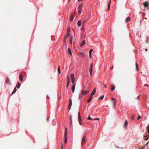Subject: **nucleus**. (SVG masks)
<instances>
[{"label": "nucleus", "instance_id": "9d476101", "mask_svg": "<svg viewBox=\"0 0 149 149\" xmlns=\"http://www.w3.org/2000/svg\"><path fill=\"white\" fill-rule=\"evenodd\" d=\"M75 84L74 83L72 87V90L73 93H74L75 89Z\"/></svg>", "mask_w": 149, "mask_h": 149}, {"label": "nucleus", "instance_id": "2eb2a0df", "mask_svg": "<svg viewBox=\"0 0 149 149\" xmlns=\"http://www.w3.org/2000/svg\"><path fill=\"white\" fill-rule=\"evenodd\" d=\"M96 88H95L93 91L92 93H91V95H94L95 93V92H96Z\"/></svg>", "mask_w": 149, "mask_h": 149}, {"label": "nucleus", "instance_id": "7ed1b4c3", "mask_svg": "<svg viewBox=\"0 0 149 149\" xmlns=\"http://www.w3.org/2000/svg\"><path fill=\"white\" fill-rule=\"evenodd\" d=\"M16 88H19V82H18L17 83L16 87L15 88L13 91L12 92V93L10 95L11 96L12 95H13V94H14L16 92V91L17 90Z\"/></svg>", "mask_w": 149, "mask_h": 149}, {"label": "nucleus", "instance_id": "58836bf2", "mask_svg": "<svg viewBox=\"0 0 149 149\" xmlns=\"http://www.w3.org/2000/svg\"><path fill=\"white\" fill-rule=\"evenodd\" d=\"M134 115H132V116H131V118L132 119H134Z\"/></svg>", "mask_w": 149, "mask_h": 149}, {"label": "nucleus", "instance_id": "b1692460", "mask_svg": "<svg viewBox=\"0 0 149 149\" xmlns=\"http://www.w3.org/2000/svg\"><path fill=\"white\" fill-rule=\"evenodd\" d=\"M93 66V64L92 63H91L90 64V68L89 70H93V69H92Z\"/></svg>", "mask_w": 149, "mask_h": 149}, {"label": "nucleus", "instance_id": "3c124183", "mask_svg": "<svg viewBox=\"0 0 149 149\" xmlns=\"http://www.w3.org/2000/svg\"><path fill=\"white\" fill-rule=\"evenodd\" d=\"M112 100H116L114 98H113V97H112Z\"/></svg>", "mask_w": 149, "mask_h": 149}, {"label": "nucleus", "instance_id": "f3484780", "mask_svg": "<svg viewBox=\"0 0 149 149\" xmlns=\"http://www.w3.org/2000/svg\"><path fill=\"white\" fill-rule=\"evenodd\" d=\"M85 41L84 40H83L81 43V46H82L84 45H85Z\"/></svg>", "mask_w": 149, "mask_h": 149}, {"label": "nucleus", "instance_id": "8fccbe9b", "mask_svg": "<svg viewBox=\"0 0 149 149\" xmlns=\"http://www.w3.org/2000/svg\"><path fill=\"white\" fill-rule=\"evenodd\" d=\"M47 120L48 121L49 120V118L47 117Z\"/></svg>", "mask_w": 149, "mask_h": 149}, {"label": "nucleus", "instance_id": "20e7f679", "mask_svg": "<svg viewBox=\"0 0 149 149\" xmlns=\"http://www.w3.org/2000/svg\"><path fill=\"white\" fill-rule=\"evenodd\" d=\"M89 92V91H84L82 90L81 91V93L82 95H86Z\"/></svg>", "mask_w": 149, "mask_h": 149}, {"label": "nucleus", "instance_id": "c85d7f7f", "mask_svg": "<svg viewBox=\"0 0 149 149\" xmlns=\"http://www.w3.org/2000/svg\"><path fill=\"white\" fill-rule=\"evenodd\" d=\"M69 36V33H67V34L65 35V38H68Z\"/></svg>", "mask_w": 149, "mask_h": 149}, {"label": "nucleus", "instance_id": "1a4fd4ad", "mask_svg": "<svg viewBox=\"0 0 149 149\" xmlns=\"http://www.w3.org/2000/svg\"><path fill=\"white\" fill-rule=\"evenodd\" d=\"M6 84H9V85L10 84V80L9 79V78H8V77H7V80L6 81Z\"/></svg>", "mask_w": 149, "mask_h": 149}, {"label": "nucleus", "instance_id": "4468645a", "mask_svg": "<svg viewBox=\"0 0 149 149\" xmlns=\"http://www.w3.org/2000/svg\"><path fill=\"white\" fill-rule=\"evenodd\" d=\"M92 96H93V95L91 94V95H90V96L89 98L87 101L89 103L91 101L92 99Z\"/></svg>", "mask_w": 149, "mask_h": 149}, {"label": "nucleus", "instance_id": "e433bc0d", "mask_svg": "<svg viewBox=\"0 0 149 149\" xmlns=\"http://www.w3.org/2000/svg\"><path fill=\"white\" fill-rule=\"evenodd\" d=\"M92 71L93 70H89L90 72V74L91 75H92Z\"/></svg>", "mask_w": 149, "mask_h": 149}, {"label": "nucleus", "instance_id": "f8f14e48", "mask_svg": "<svg viewBox=\"0 0 149 149\" xmlns=\"http://www.w3.org/2000/svg\"><path fill=\"white\" fill-rule=\"evenodd\" d=\"M131 20V18H130L129 17H127L126 19V20H125V22L126 23H127V22H129V21H130V20Z\"/></svg>", "mask_w": 149, "mask_h": 149}, {"label": "nucleus", "instance_id": "052dcab7", "mask_svg": "<svg viewBox=\"0 0 149 149\" xmlns=\"http://www.w3.org/2000/svg\"><path fill=\"white\" fill-rule=\"evenodd\" d=\"M146 86H148V85H146Z\"/></svg>", "mask_w": 149, "mask_h": 149}, {"label": "nucleus", "instance_id": "ddd939ff", "mask_svg": "<svg viewBox=\"0 0 149 149\" xmlns=\"http://www.w3.org/2000/svg\"><path fill=\"white\" fill-rule=\"evenodd\" d=\"M144 6L145 7H148V2L147 1L145 2V3H144Z\"/></svg>", "mask_w": 149, "mask_h": 149}, {"label": "nucleus", "instance_id": "412c9836", "mask_svg": "<svg viewBox=\"0 0 149 149\" xmlns=\"http://www.w3.org/2000/svg\"><path fill=\"white\" fill-rule=\"evenodd\" d=\"M77 24L79 26H80L81 24V22L80 20H79L77 22Z\"/></svg>", "mask_w": 149, "mask_h": 149}, {"label": "nucleus", "instance_id": "79ce46f5", "mask_svg": "<svg viewBox=\"0 0 149 149\" xmlns=\"http://www.w3.org/2000/svg\"><path fill=\"white\" fill-rule=\"evenodd\" d=\"M70 120H71V123H70V125H71V124H72V118H71V116L70 117Z\"/></svg>", "mask_w": 149, "mask_h": 149}, {"label": "nucleus", "instance_id": "a211bd4d", "mask_svg": "<svg viewBox=\"0 0 149 149\" xmlns=\"http://www.w3.org/2000/svg\"><path fill=\"white\" fill-rule=\"evenodd\" d=\"M78 55L79 56L82 55L83 57H84L85 56V54H84V53L81 52H79L78 54Z\"/></svg>", "mask_w": 149, "mask_h": 149}, {"label": "nucleus", "instance_id": "4c0bfd02", "mask_svg": "<svg viewBox=\"0 0 149 149\" xmlns=\"http://www.w3.org/2000/svg\"><path fill=\"white\" fill-rule=\"evenodd\" d=\"M88 119V120H91L92 118L90 117V116H89L87 118Z\"/></svg>", "mask_w": 149, "mask_h": 149}, {"label": "nucleus", "instance_id": "a18cd8bd", "mask_svg": "<svg viewBox=\"0 0 149 149\" xmlns=\"http://www.w3.org/2000/svg\"><path fill=\"white\" fill-rule=\"evenodd\" d=\"M141 118V116H139L138 117V120H139V119Z\"/></svg>", "mask_w": 149, "mask_h": 149}, {"label": "nucleus", "instance_id": "5701e85b", "mask_svg": "<svg viewBox=\"0 0 149 149\" xmlns=\"http://www.w3.org/2000/svg\"><path fill=\"white\" fill-rule=\"evenodd\" d=\"M136 67V70L137 71L139 70V67L138 65V64L137 63H135Z\"/></svg>", "mask_w": 149, "mask_h": 149}, {"label": "nucleus", "instance_id": "e2e57ef3", "mask_svg": "<svg viewBox=\"0 0 149 149\" xmlns=\"http://www.w3.org/2000/svg\"><path fill=\"white\" fill-rule=\"evenodd\" d=\"M68 77H69V76H68V77H68Z\"/></svg>", "mask_w": 149, "mask_h": 149}, {"label": "nucleus", "instance_id": "a19ab883", "mask_svg": "<svg viewBox=\"0 0 149 149\" xmlns=\"http://www.w3.org/2000/svg\"><path fill=\"white\" fill-rule=\"evenodd\" d=\"M81 30H84V25H82V27L81 28Z\"/></svg>", "mask_w": 149, "mask_h": 149}, {"label": "nucleus", "instance_id": "cd10ccee", "mask_svg": "<svg viewBox=\"0 0 149 149\" xmlns=\"http://www.w3.org/2000/svg\"><path fill=\"white\" fill-rule=\"evenodd\" d=\"M65 130V131L64 133V135H67V127H66Z\"/></svg>", "mask_w": 149, "mask_h": 149}, {"label": "nucleus", "instance_id": "9b49d317", "mask_svg": "<svg viewBox=\"0 0 149 149\" xmlns=\"http://www.w3.org/2000/svg\"><path fill=\"white\" fill-rule=\"evenodd\" d=\"M64 143H67V135H64Z\"/></svg>", "mask_w": 149, "mask_h": 149}, {"label": "nucleus", "instance_id": "09e8293b", "mask_svg": "<svg viewBox=\"0 0 149 149\" xmlns=\"http://www.w3.org/2000/svg\"><path fill=\"white\" fill-rule=\"evenodd\" d=\"M95 120H100L99 118H96L95 119Z\"/></svg>", "mask_w": 149, "mask_h": 149}, {"label": "nucleus", "instance_id": "6e6552de", "mask_svg": "<svg viewBox=\"0 0 149 149\" xmlns=\"http://www.w3.org/2000/svg\"><path fill=\"white\" fill-rule=\"evenodd\" d=\"M74 14H72L70 17V21L71 22H72L73 21V19L74 18Z\"/></svg>", "mask_w": 149, "mask_h": 149}, {"label": "nucleus", "instance_id": "bf43d9fd", "mask_svg": "<svg viewBox=\"0 0 149 149\" xmlns=\"http://www.w3.org/2000/svg\"><path fill=\"white\" fill-rule=\"evenodd\" d=\"M146 51H147V49H146Z\"/></svg>", "mask_w": 149, "mask_h": 149}, {"label": "nucleus", "instance_id": "de8ad7c7", "mask_svg": "<svg viewBox=\"0 0 149 149\" xmlns=\"http://www.w3.org/2000/svg\"><path fill=\"white\" fill-rule=\"evenodd\" d=\"M104 85V87L105 88H107V86H106V85H105V84H104V85Z\"/></svg>", "mask_w": 149, "mask_h": 149}, {"label": "nucleus", "instance_id": "f257e3e1", "mask_svg": "<svg viewBox=\"0 0 149 149\" xmlns=\"http://www.w3.org/2000/svg\"><path fill=\"white\" fill-rule=\"evenodd\" d=\"M82 7V4H80L78 8V14L79 15H80L81 14V9Z\"/></svg>", "mask_w": 149, "mask_h": 149}, {"label": "nucleus", "instance_id": "603ef678", "mask_svg": "<svg viewBox=\"0 0 149 149\" xmlns=\"http://www.w3.org/2000/svg\"><path fill=\"white\" fill-rule=\"evenodd\" d=\"M63 144L62 145V147H61V149H63Z\"/></svg>", "mask_w": 149, "mask_h": 149}, {"label": "nucleus", "instance_id": "a878e982", "mask_svg": "<svg viewBox=\"0 0 149 149\" xmlns=\"http://www.w3.org/2000/svg\"><path fill=\"white\" fill-rule=\"evenodd\" d=\"M58 74H60L61 73V70L60 68V67L59 66L58 68Z\"/></svg>", "mask_w": 149, "mask_h": 149}, {"label": "nucleus", "instance_id": "f704fd0d", "mask_svg": "<svg viewBox=\"0 0 149 149\" xmlns=\"http://www.w3.org/2000/svg\"><path fill=\"white\" fill-rule=\"evenodd\" d=\"M93 51V49H91L90 50V51H89V54H91V53H92V52Z\"/></svg>", "mask_w": 149, "mask_h": 149}, {"label": "nucleus", "instance_id": "72a5a7b5", "mask_svg": "<svg viewBox=\"0 0 149 149\" xmlns=\"http://www.w3.org/2000/svg\"><path fill=\"white\" fill-rule=\"evenodd\" d=\"M104 97V96L103 95L101 96L100 98V99H101V100H102Z\"/></svg>", "mask_w": 149, "mask_h": 149}, {"label": "nucleus", "instance_id": "69168bd1", "mask_svg": "<svg viewBox=\"0 0 149 149\" xmlns=\"http://www.w3.org/2000/svg\"><path fill=\"white\" fill-rule=\"evenodd\" d=\"M115 1H116V0H114Z\"/></svg>", "mask_w": 149, "mask_h": 149}, {"label": "nucleus", "instance_id": "aec40b11", "mask_svg": "<svg viewBox=\"0 0 149 149\" xmlns=\"http://www.w3.org/2000/svg\"><path fill=\"white\" fill-rule=\"evenodd\" d=\"M19 79L21 81H23V78L21 75V74H19Z\"/></svg>", "mask_w": 149, "mask_h": 149}, {"label": "nucleus", "instance_id": "7c9ffc66", "mask_svg": "<svg viewBox=\"0 0 149 149\" xmlns=\"http://www.w3.org/2000/svg\"><path fill=\"white\" fill-rule=\"evenodd\" d=\"M86 20L84 19L83 20L82 22V25H84V24L86 22Z\"/></svg>", "mask_w": 149, "mask_h": 149}, {"label": "nucleus", "instance_id": "5fc2aeb1", "mask_svg": "<svg viewBox=\"0 0 149 149\" xmlns=\"http://www.w3.org/2000/svg\"><path fill=\"white\" fill-rule=\"evenodd\" d=\"M113 67H111V69H113Z\"/></svg>", "mask_w": 149, "mask_h": 149}, {"label": "nucleus", "instance_id": "423d86ee", "mask_svg": "<svg viewBox=\"0 0 149 149\" xmlns=\"http://www.w3.org/2000/svg\"><path fill=\"white\" fill-rule=\"evenodd\" d=\"M78 119L79 123L81 125V118L80 116V113L79 112L78 113Z\"/></svg>", "mask_w": 149, "mask_h": 149}, {"label": "nucleus", "instance_id": "4d7b16f0", "mask_svg": "<svg viewBox=\"0 0 149 149\" xmlns=\"http://www.w3.org/2000/svg\"><path fill=\"white\" fill-rule=\"evenodd\" d=\"M82 0H78V1H82Z\"/></svg>", "mask_w": 149, "mask_h": 149}, {"label": "nucleus", "instance_id": "f03ea898", "mask_svg": "<svg viewBox=\"0 0 149 149\" xmlns=\"http://www.w3.org/2000/svg\"><path fill=\"white\" fill-rule=\"evenodd\" d=\"M86 136H84L81 142V145L82 146H83L84 144L86 142Z\"/></svg>", "mask_w": 149, "mask_h": 149}, {"label": "nucleus", "instance_id": "13d9d810", "mask_svg": "<svg viewBox=\"0 0 149 149\" xmlns=\"http://www.w3.org/2000/svg\"><path fill=\"white\" fill-rule=\"evenodd\" d=\"M20 84H19V88L20 87Z\"/></svg>", "mask_w": 149, "mask_h": 149}, {"label": "nucleus", "instance_id": "39448f33", "mask_svg": "<svg viewBox=\"0 0 149 149\" xmlns=\"http://www.w3.org/2000/svg\"><path fill=\"white\" fill-rule=\"evenodd\" d=\"M72 105V100L70 99L69 100V103L68 106V109L69 111H70Z\"/></svg>", "mask_w": 149, "mask_h": 149}, {"label": "nucleus", "instance_id": "864d4df0", "mask_svg": "<svg viewBox=\"0 0 149 149\" xmlns=\"http://www.w3.org/2000/svg\"><path fill=\"white\" fill-rule=\"evenodd\" d=\"M79 98L81 97V95L80 94H79Z\"/></svg>", "mask_w": 149, "mask_h": 149}, {"label": "nucleus", "instance_id": "bb28decb", "mask_svg": "<svg viewBox=\"0 0 149 149\" xmlns=\"http://www.w3.org/2000/svg\"><path fill=\"white\" fill-rule=\"evenodd\" d=\"M72 37L71 36V37H70V44H72Z\"/></svg>", "mask_w": 149, "mask_h": 149}, {"label": "nucleus", "instance_id": "c03bdc74", "mask_svg": "<svg viewBox=\"0 0 149 149\" xmlns=\"http://www.w3.org/2000/svg\"><path fill=\"white\" fill-rule=\"evenodd\" d=\"M140 95H139L137 97V99H138V100H139V97H140Z\"/></svg>", "mask_w": 149, "mask_h": 149}, {"label": "nucleus", "instance_id": "393cba45", "mask_svg": "<svg viewBox=\"0 0 149 149\" xmlns=\"http://www.w3.org/2000/svg\"><path fill=\"white\" fill-rule=\"evenodd\" d=\"M68 52L70 55H72V53L71 50L70 48L68 49Z\"/></svg>", "mask_w": 149, "mask_h": 149}, {"label": "nucleus", "instance_id": "0eeeda50", "mask_svg": "<svg viewBox=\"0 0 149 149\" xmlns=\"http://www.w3.org/2000/svg\"><path fill=\"white\" fill-rule=\"evenodd\" d=\"M147 132H148V134H146V136H144V137H147V138H146L145 139V140H147V139H148V137L149 136V125L148 126V130H147Z\"/></svg>", "mask_w": 149, "mask_h": 149}, {"label": "nucleus", "instance_id": "49530a36", "mask_svg": "<svg viewBox=\"0 0 149 149\" xmlns=\"http://www.w3.org/2000/svg\"><path fill=\"white\" fill-rule=\"evenodd\" d=\"M69 84H67V85H66V88H68V86Z\"/></svg>", "mask_w": 149, "mask_h": 149}, {"label": "nucleus", "instance_id": "2f4dec72", "mask_svg": "<svg viewBox=\"0 0 149 149\" xmlns=\"http://www.w3.org/2000/svg\"><path fill=\"white\" fill-rule=\"evenodd\" d=\"M70 27H69L68 28V29L67 30V33H70Z\"/></svg>", "mask_w": 149, "mask_h": 149}, {"label": "nucleus", "instance_id": "680f3d73", "mask_svg": "<svg viewBox=\"0 0 149 149\" xmlns=\"http://www.w3.org/2000/svg\"><path fill=\"white\" fill-rule=\"evenodd\" d=\"M145 19H147V18H145Z\"/></svg>", "mask_w": 149, "mask_h": 149}, {"label": "nucleus", "instance_id": "473e14b6", "mask_svg": "<svg viewBox=\"0 0 149 149\" xmlns=\"http://www.w3.org/2000/svg\"><path fill=\"white\" fill-rule=\"evenodd\" d=\"M70 82V79H69V77H68V80H67V84H69Z\"/></svg>", "mask_w": 149, "mask_h": 149}, {"label": "nucleus", "instance_id": "37998d69", "mask_svg": "<svg viewBox=\"0 0 149 149\" xmlns=\"http://www.w3.org/2000/svg\"><path fill=\"white\" fill-rule=\"evenodd\" d=\"M89 54V57L90 58H91V54Z\"/></svg>", "mask_w": 149, "mask_h": 149}, {"label": "nucleus", "instance_id": "6ab92c4d", "mask_svg": "<svg viewBox=\"0 0 149 149\" xmlns=\"http://www.w3.org/2000/svg\"><path fill=\"white\" fill-rule=\"evenodd\" d=\"M127 125V121L126 120L124 124V127L125 128H126Z\"/></svg>", "mask_w": 149, "mask_h": 149}, {"label": "nucleus", "instance_id": "0e129e2a", "mask_svg": "<svg viewBox=\"0 0 149 149\" xmlns=\"http://www.w3.org/2000/svg\"><path fill=\"white\" fill-rule=\"evenodd\" d=\"M70 0H68V2H69Z\"/></svg>", "mask_w": 149, "mask_h": 149}, {"label": "nucleus", "instance_id": "c756f323", "mask_svg": "<svg viewBox=\"0 0 149 149\" xmlns=\"http://www.w3.org/2000/svg\"><path fill=\"white\" fill-rule=\"evenodd\" d=\"M111 1H110L109 3L108 6V10H109L110 9V6L111 3Z\"/></svg>", "mask_w": 149, "mask_h": 149}, {"label": "nucleus", "instance_id": "ea45409f", "mask_svg": "<svg viewBox=\"0 0 149 149\" xmlns=\"http://www.w3.org/2000/svg\"><path fill=\"white\" fill-rule=\"evenodd\" d=\"M71 80H72V83H74V81H75V79H71Z\"/></svg>", "mask_w": 149, "mask_h": 149}, {"label": "nucleus", "instance_id": "4be33fe9", "mask_svg": "<svg viewBox=\"0 0 149 149\" xmlns=\"http://www.w3.org/2000/svg\"><path fill=\"white\" fill-rule=\"evenodd\" d=\"M71 79H75L74 75L73 74H72L71 75Z\"/></svg>", "mask_w": 149, "mask_h": 149}, {"label": "nucleus", "instance_id": "dca6fc26", "mask_svg": "<svg viewBox=\"0 0 149 149\" xmlns=\"http://www.w3.org/2000/svg\"><path fill=\"white\" fill-rule=\"evenodd\" d=\"M111 91L114 90L115 89V87L114 85L113 84H111Z\"/></svg>", "mask_w": 149, "mask_h": 149}, {"label": "nucleus", "instance_id": "6e6d98bb", "mask_svg": "<svg viewBox=\"0 0 149 149\" xmlns=\"http://www.w3.org/2000/svg\"><path fill=\"white\" fill-rule=\"evenodd\" d=\"M47 98L48 99H49V97L48 96H47Z\"/></svg>", "mask_w": 149, "mask_h": 149}, {"label": "nucleus", "instance_id": "c9c22d12", "mask_svg": "<svg viewBox=\"0 0 149 149\" xmlns=\"http://www.w3.org/2000/svg\"><path fill=\"white\" fill-rule=\"evenodd\" d=\"M116 102L114 101L113 102V106L115 107V105L116 104Z\"/></svg>", "mask_w": 149, "mask_h": 149}]
</instances>
